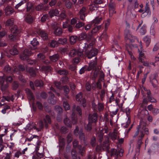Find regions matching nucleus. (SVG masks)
Wrapping results in <instances>:
<instances>
[{"mask_svg":"<svg viewBox=\"0 0 159 159\" xmlns=\"http://www.w3.org/2000/svg\"><path fill=\"white\" fill-rule=\"evenodd\" d=\"M76 107V106L75 105H74L73 106L72 108V114L71 117L72 118V123L74 124H75L77 122L76 119L75 117L74 118V117L75 116V113L74 112L75 111Z\"/></svg>","mask_w":159,"mask_h":159,"instance_id":"obj_19","label":"nucleus"},{"mask_svg":"<svg viewBox=\"0 0 159 159\" xmlns=\"http://www.w3.org/2000/svg\"><path fill=\"white\" fill-rule=\"evenodd\" d=\"M58 42H57L55 40H52L50 43V46L52 48H54L58 46Z\"/></svg>","mask_w":159,"mask_h":159,"instance_id":"obj_55","label":"nucleus"},{"mask_svg":"<svg viewBox=\"0 0 159 159\" xmlns=\"http://www.w3.org/2000/svg\"><path fill=\"white\" fill-rule=\"evenodd\" d=\"M115 5L113 3H110L109 4V10L110 14H113L115 13L116 11H115Z\"/></svg>","mask_w":159,"mask_h":159,"instance_id":"obj_23","label":"nucleus"},{"mask_svg":"<svg viewBox=\"0 0 159 159\" xmlns=\"http://www.w3.org/2000/svg\"><path fill=\"white\" fill-rule=\"evenodd\" d=\"M155 62H152V64L154 66L156 65L159 66V54H158L155 57Z\"/></svg>","mask_w":159,"mask_h":159,"instance_id":"obj_44","label":"nucleus"},{"mask_svg":"<svg viewBox=\"0 0 159 159\" xmlns=\"http://www.w3.org/2000/svg\"><path fill=\"white\" fill-rule=\"evenodd\" d=\"M98 72L99 70H94L93 76L92 77V79L93 80H94L97 77Z\"/></svg>","mask_w":159,"mask_h":159,"instance_id":"obj_63","label":"nucleus"},{"mask_svg":"<svg viewBox=\"0 0 159 159\" xmlns=\"http://www.w3.org/2000/svg\"><path fill=\"white\" fill-rule=\"evenodd\" d=\"M49 58L52 61L55 62L59 59V56L58 54H56L50 56Z\"/></svg>","mask_w":159,"mask_h":159,"instance_id":"obj_28","label":"nucleus"},{"mask_svg":"<svg viewBox=\"0 0 159 159\" xmlns=\"http://www.w3.org/2000/svg\"><path fill=\"white\" fill-rule=\"evenodd\" d=\"M147 97L148 98V101L151 102H156V100L152 96L150 91L149 90L147 93Z\"/></svg>","mask_w":159,"mask_h":159,"instance_id":"obj_18","label":"nucleus"},{"mask_svg":"<svg viewBox=\"0 0 159 159\" xmlns=\"http://www.w3.org/2000/svg\"><path fill=\"white\" fill-rule=\"evenodd\" d=\"M98 7V5L95 3H93L89 5V10L91 11L97 10Z\"/></svg>","mask_w":159,"mask_h":159,"instance_id":"obj_29","label":"nucleus"},{"mask_svg":"<svg viewBox=\"0 0 159 159\" xmlns=\"http://www.w3.org/2000/svg\"><path fill=\"white\" fill-rule=\"evenodd\" d=\"M83 53L82 52L75 49H71L69 53V56L70 57H73L75 56L81 57H83Z\"/></svg>","mask_w":159,"mask_h":159,"instance_id":"obj_5","label":"nucleus"},{"mask_svg":"<svg viewBox=\"0 0 159 159\" xmlns=\"http://www.w3.org/2000/svg\"><path fill=\"white\" fill-rule=\"evenodd\" d=\"M35 125V124L33 123L32 124H29L26 125V128L29 130H30L33 129H36V126Z\"/></svg>","mask_w":159,"mask_h":159,"instance_id":"obj_40","label":"nucleus"},{"mask_svg":"<svg viewBox=\"0 0 159 159\" xmlns=\"http://www.w3.org/2000/svg\"><path fill=\"white\" fill-rule=\"evenodd\" d=\"M37 32L38 33L39 35L40 36L43 40L47 39L48 38V35L45 31L41 29H38Z\"/></svg>","mask_w":159,"mask_h":159,"instance_id":"obj_11","label":"nucleus"},{"mask_svg":"<svg viewBox=\"0 0 159 159\" xmlns=\"http://www.w3.org/2000/svg\"><path fill=\"white\" fill-rule=\"evenodd\" d=\"M72 3L69 0H66L65 2L66 7L68 9L71 8Z\"/></svg>","mask_w":159,"mask_h":159,"instance_id":"obj_49","label":"nucleus"},{"mask_svg":"<svg viewBox=\"0 0 159 159\" xmlns=\"http://www.w3.org/2000/svg\"><path fill=\"white\" fill-rule=\"evenodd\" d=\"M10 52V53L13 55H16L19 53V52L15 47L11 49Z\"/></svg>","mask_w":159,"mask_h":159,"instance_id":"obj_38","label":"nucleus"},{"mask_svg":"<svg viewBox=\"0 0 159 159\" xmlns=\"http://www.w3.org/2000/svg\"><path fill=\"white\" fill-rule=\"evenodd\" d=\"M34 84L35 86L39 87H42L43 85V82L41 80H36L34 82Z\"/></svg>","mask_w":159,"mask_h":159,"instance_id":"obj_36","label":"nucleus"},{"mask_svg":"<svg viewBox=\"0 0 159 159\" xmlns=\"http://www.w3.org/2000/svg\"><path fill=\"white\" fill-rule=\"evenodd\" d=\"M5 14L6 15H9L14 12V10L10 6H7L6 7L5 10Z\"/></svg>","mask_w":159,"mask_h":159,"instance_id":"obj_20","label":"nucleus"},{"mask_svg":"<svg viewBox=\"0 0 159 159\" xmlns=\"http://www.w3.org/2000/svg\"><path fill=\"white\" fill-rule=\"evenodd\" d=\"M86 37L87 34L85 33H83L81 34L78 39L79 40H81L85 39Z\"/></svg>","mask_w":159,"mask_h":159,"instance_id":"obj_57","label":"nucleus"},{"mask_svg":"<svg viewBox=\"0 0 159 159\" xmlns=\"http://www.w3.org/2000/svg\"><path fill=\"white\" fill-rule=\"evenodd\" d=\"M63 105L66 110H67L70 109V105L67 102H64Z\"/></svg>","mask_w":159,"mask_h":159,"instance_id":"obj_59","label":"nucleus"},{"mask_svg":"<svg viewBox=\"0 0 159 159\" xmlns=\"http://www.w3.org/2000/svg\"><path fill=\"white\" fill-rule=\"evenodd\" d=\"M8 37L10 40L12 41H14L17 39L18 37L17 35L15 34H11L8 36Z\"/></svg>","mask_w":159,"mask_h":159,"instance_id":"obj_45","label":"nucleus"},{"mask_svg":"<svg viewBox=\"0 0 159 159\" xmlns=\"http://www.w3.org/2000/svg\"><path fill=\"white\" fill-rule=\"evenodd\" d=\"M32 53L30 50L28 49L24 50L23 53L20 55V58L22 60H27L29 57L32 55Z\"/></svg>","mask_w":159,"mask_h":159,"instance_id":"obj_4","label":"nucleus"},{"mask_svg":"<svg viewBox=\"0 0 159 159\" xmlns=\"http://www.w3.org/2000/svg\"><path fill=\"white\" fill-rule=\"evenodd\" d=\"M67 141L68 143H70L73 140L72 135L70 133H69L67 135L66 137Z\"/></svg>","mask_w":159,"mask_h":159,"instance_id":"obj_53","label":"nucleus"},{"mask_svg":"<svg viewBox=\"0 0 159 159\" xmlns=\"http://www.w3.org/2000/svg\"><path fill=\"white\" fill-rule=\"evenodd\" d=\"M31 43L32 44V45L35 47L37 45H38L39 43L37 41L36 39L35 38H34L33 40L31 42Z\"/></svg>","mask_w":159,"mask_h":159,"instance_id":"obj_64","label":"nucleus"},{"mask_svg":"<svg viewBox=\"0 0 159 159\" xmlns=\"http://www.w3.org/2000/svg\"><path fill=\"white\" fill-rule=\"evenodd\" d=\"M95 61L91 62L89 64V66L88 67V71H90L96 67L97 65V57L95 58Z\"/></svg>","mask_w":159,"mask_h":159,"instance_id":"obj_13","label":"nucleus"},{"mask_svg":"<svg viewBox=\"0 0 159 159\" xmlns=\"http://www.w3.org/2000/svg\"><path fill=\"white\" fill-rule=\"evenodd\" d=\"M25 70V68L24 66L22 65H19L17 67L16 66H15L14 67V69H13V71L14 72H17V70L19 71H23Z\"/></svg>","mask_w":159,"mask_h":159,"instance_id":"obj_15","label":"nucleus"},{"mask_svg":"<svg viewBox=\"0 0 159 159\" xmlns=\"http://www.w3.org/2000/svg\"><path fill=\"white\" fill-rule=\"evenodd\" d=\"M98 114L96 113H94L93 114H90L89 116V120L91 123H96L97 120Z\"/></svg>","mask_w":159,"mask_h":159,"instance_id":"obj_10","label":"nucleus"},{"mask_svg":"<svg viewBox=\"0 0 159 159\" xmlns=\"http://www.w3.org/2000/svg\"><path fill=\"white\" fill-rule=\"evenodd\" d=\"M83 94L81 93L78 94L76 97V100L77 101L81 102L83 99Z\"/></svg>","mask_w":159,"mask_h":159,"instance_id":"obj_47","label":"nucleus"},{"mask_svg":"<svg viewBox=\"0 0 159 159\" xmlns=\"http://www.w3.org/2000/svg\"><path fill=\"white\" fill-rule=\"evenodd\" d=\"M86 10L87 8L84 7H83L80 9L79 12L80 19L83 21H84L85 19L86 15Z\"/></svg>","mask_w":159,"mask_h":159,"instance_id":"obj_8","label":"nucleus"},{"mask_svg":"<svg viewBox=\"0 0 159 159\" xmlns=\"http://www.w3.org/2000/svg\"><path fill=\"white\" fill-rule=\"evenodd\" d=\"M48 102L53 105L55 104L57 102V99L55 98H49Z\"/></svg>","mask_w":159,"mask_h":159,"instance_id":"obj_61","label":"nucleus"},{"mask_svg":"<svg viewBox=\"0 0 159 159\" xmlns=\"http://www.w3.org/2000/svg\"><path fill=\"white\" fill-rule=\"evenodd\" d=\"M65 118L64 120V122L65 124L69 127H71V123L70 120L68 118L66 115H65Z\"/></svg>","mask_w":159,"mask_h":159,"instance_id":"obj_27","label":"nucleus"},{"mask_svg":"<svg viewBox=\"0 0 159 159\" xmlns=\"http://www.w3.org/2000/svg\"><path fill=\"white\" fill-rule=\"evenodd\" d=\"M117 130L115 129L114 131L111 134H109V136L112 140L114 141L117 138Z\"/></svg>","mask_w":159,"mask_h":159,"instance_id":"obj_17","label":"nucleus"},{"mask_svg":"<svg viewBox=\"0 0 159 159\" xmlns=\"http://www.w3.org/2000/svg\"><path fill=\"white\" fill-rule=\"evenodd\" d=\"M105 140L103 142L102 147V149L104 150L108 151L110 149V144L109 143V138L107 136H105L104 137Z\"/></svg>","mask_w":159,"mask_h":159,"instance_id":"obj_7","label":"nucleus"},{"mask_svg":"<svg viewBox=\"0 0 159 159\" xmlns=\"http://www.w3.org/2000/svg\"><path fill=\"white\" fill-rule=\"evenodd\" d=\"M95 44V40H93L92 42L90 43L88 45V44L85 43V45L84 47L83 51L87 54L89 58H91L95 56L98 53L97 49L93 48V46Z\"/></svg>","mask_w":159,"mask_h":159,"instance_id":"obj_1","label":"nucleus"},{"mask_svg":"<svg viewBox=\"0 0 159 159\" xmlns=\"http://www.w3.org/2000/svg\"><path fill=\"white\" fill-rule=\"evenodd\" d=\"M59 11L57 9H53L51 10L49 12L50 16L52 18L54 16H57L59 14Z\"/></svg>","mask_w":159,"mask_h":159,"instance_id":"obj_16","label":"nucleus"},{"mask_svg":"<svg viewBox=\"0 0 159 159\" xmlns=\"http://www.w3.org/2000/svg\"><path fill=\"white\" fill-rule=\"evenodd\" d=\"M77 37L75 36H71L70 38V41L71 44H74L76 41Z\"/></svg>","mask_w":159,"mask_h":159,"instance_id":"obj_46","label":"nucleus"},{"mask_svg":"<svg viewBox=\"0 0 159 159\" xmlns=\"http://www.w3.org/2000/svg\"><path fill=\"white\" fill-rule=\"evenodd\" d=\"M84 25V23L81 21H78L77 23L74 26V28L77 29H79L80 27H82Z\"/></svg>","mask_w":159,"mask_h":159,"instance_id":"obj_50","label":"nucleus"},{"mask_svg":"<svg viewBox=\"0 0 159 159\" xmlns=\"http://www.w3.org/2000/svg\"><path fill=\"white\" fill-rule=\"evenodd\" d=\"M37 126L39 127V128H37L36 127V129L38 131H40L43 127V124L42 121H40Z\"/></svg>","mask_w":159,"mask_h":159,"instance_id":"obj_41","label":"nucleus"},{"mask_svg":"<svg viewBox=\"0 0 159 159\" xmlns=\"http://www.w3.org/2000/svg\"><path fill=\"white\" fill-rule=\"evenodd\" d=\"M63 31L60 28H57L55 30L54 34L56 36H59L62 33Z\"/></svg>","mask_w":159,"mask_h":159,"instance_id":"obj_33","label":"nucleus"},{"mask_svg":"<svg viewBox=\"0 0 159 159\" xmlns=\"http://www.w3.org/2000/svg\"><path fill=\"white\" fill-rule=\"evenodd\" d=\"M67 39L66 38L60 39L58 41V43L62 44H66L67 43Z\"/></svg>","mask_w":159,"mask_h":159,"instance_id":"obj_51","label":"nucleus"},{"mask_svg":"<svg viewBox=\"0 0 159 159\" xmlns=\"http://www.w3.org/2000/svg\"><path fill=\"white\" fill-rule=\"evenodd\" d=\"M11 32L12 34H16L18 35L20 33V31L19 30L17 26L16 25H14L12 28L11 29Z\"/></svg>","mask_w":159,"mask_h":159,"instance_id":"obj_22","label":"nucleus"},{"mask_svg":"<svg viewBox=\"0 0 159 159\" xmlns=\"http://www.w3.org/2000/svg\"><path fill=\"white\" fill-rule=\"evenodd\" d=\"M11 67L8 65H7L4 68V71L5 72L7 73H10L11 72Z\"/></svg>","mask_w":159,"mask_h":159,"instance_id":"obj_58","label":"nucleus"},{"mask_svg":"<svg viewBox=\"0 0 159 159\" xmlns=\"http://www.w3.org/2000/svg\"><path fill=\"white\" fill-rule=\"evenodd\" d=\"M90 143L92 147H95L97 145V140L96 137L93 136L91 139Z\"/></svg>","mask_w":159,"mask_h":159,"instance_id":"obj_31","label":"nucleus"},{"mask_svg":"<svg viewBox=\"0 0 159 159\" xmlns=\"http://www.w3.org/2000/svg\"><path fill=\"white\" fill-rule=\"evenodd\" d=\"M144 136L143 131H140V135L138 136L136 139V146L137 148L139 149L141 145L143 143L142 140Z\"/></svg>","mask_w":159,"mask_h":159,"instance_id":"obj_3","label":"nucleus"},{"mask_svg":"<svg viewBox=\"0 0 159 159\" xmlns=\"http://www.w3.org/2000/svg\"><path fill=\"white\" fill-rule=\"evenodd\" d=\"M13 80L12 77L11 76H7L5 78V81L6 82L11 83Z\"/></svg>","mask_w":159,"mask_h":159,"instance_id":"obj_62","label":"nucleus"},{"mask_svg":"<svg viewBox=\"0 0 159 159\" xmlns=\"http://www.w3.org/2000/svg\"><path fill=\"white\" fill-rule=\"evenodd\" d=\"M156 77V75L154 74L151 75L150 77V82L154 88L157 87V82Z\"/></svg>","mask_w":159,"mask_h":159,"instance_id":"obj_9","label":"nucleus"},{"mask_svg":"<svg viewBox=\"0 0 159 159\" xmlns=\"http://www.w3.org/2000/svg\"><path fill=\"white\" fill-rule=\"evenodd\" d=\"M48 14H46L43 15L41 19V21L42 22H45L46 20L48 18Z\"/></svg>","mask_w":159,"mask_h":159,"instance_id":"obj_60","label":"nucleus"},{"mask_svg":"<svg viewBox=\"0 0 159 159\" xmlns=\"http://www.w3.org/2000/svg\"><path fill=\"white\" fill-rule=\"evenodd\" d=\"M25 93L28 99L30 100H33L34 99V96L31 91L29 89L27 88L25 89Z\"/></svg>","mask_w":159,"mask_h":159,"instance_id":"obj_12","label":"nucleus"},{"mask_svg":"<svg viewBox=\"0 0 159 159\" xmlns=\"http://www.w3.org/2000/svg\"><path fill=\"white\" fill-rule=\"evenodd\" d=\"M145 11L142 14V16H147L150 11V9L148 7V5L147 3H146V5L145 7Z\"/></svg>","mask_w":159,"mask_h":159,"instance_id":"obj_37","label":"nucleus"},{"mask_svg":"<svg viewBox=\"0 0 159 159\" xmlns=\"http://www.w3.org/2000/svg\"><path fill=\"white\" fill-rule=\"evenodd\" d=\"M39 69L42 71L46 73L50 71L52 68L50 66H43L41 67H39Z\"/></svg>","mask_w":159,"mask_h":159,"instance_id":"obj_21","label":"nucleus"},{"mask_svg":"<svg viewBox=\"0 0 159 159\" xmlns=\"http://www.w3.org/2000/svg\"><path fill=\"white\" fill-rule=\"evenodd\" d=\"M92 88L93 90L95 89V86H97L99 89H100L102 88V85L99 81L96 83L95 82L93 83L92 84Z\"/></svg>","mask_w":159,"mask_h":159,"instance_id":"obj_32","label":"nucleus"},{"mask_svg":"<svg viewBox=\"0 0 159 159\" xmlns=\"http://www.w3.org/2000/svg\"><path fill=\"white\" fill-rule=\"evenodd\" d=\"M85 129L88 131H90L92 129V125L91 122H89L88 124L85 125Z\"/></svg>","mask_w":159,"mask_h":159,"instance_id":"obj_56","label":"nucleus"},{"mask_svg":"<svg viewBox=\"0 0 159 159\" xmlns=\"http://www.w3.org/2000/svg\"><path fill=\"white\" fill-rule=\"evenodd\" d=\"M44 121L45 123V127L46 128L48 127V123L50 124L51 123V120L49 116L48 115L46 116L45 118L44 119Z\"/></svg>","mask_w":159,"mask_h":159,"instance_id":"obj_30","label":"nucleus"},{"mask_svg":"<svg viewBox=\"0 0 159 159\" xmlns=\"http://www.w3.org/2000/svg\"><path fill=\"white\" fill-rule=\"evenodd\" d=\"M25 21L29 24H31L33 22V19L31 16V13H27L25 17Z\"/></svg>","mask_w":159,"mask_h":159,"instance_id":"obj_14","label":"nucleus"},{"mask_svg":"<svg viewBox=\"0 0 159 159\" xmlns=\"http://www.w3.org/2000/svg\"><path fill=\"white\" fill-rule=\"evenodd\" d=\"M27 11H29L33 7V4L30 2H28L27 4Z\"/></svg>","mask_w":159,"mask_h":159,"instance_id":"obj_52","label":"nucleus"},{"mask_svg":"<svg viewBox=\"0 0 159 159\" xmlns=\"http://www.w3.org/2000/svg\"><path fill=\"white\" fill-rule=\"evenodd\" d=\"M26 71L29 72L32 76H34L35 75V72L34 69L32 68H27Z\"/></svg>","mask_w":159,"mask_h":159,"instance_id":"obj_35","label":"nucleus"},{"mask_svg":"<svg viewBox=\"0 0 159 159\" xmlns=\"http://www.w3.org/2000/svg\"><path fill=\"white\" fill-rule=\"evenodd\" d=\"M0 84L1 85V89L2 91L6 90L9 87L8 83L5 82L4 76H0Z\"/></svg>","mask_w":159,"mask_h":159,"instance_id":"obj_6","label":"nucleus"},{"mask_svg":"<svg viewBox=\"0 0 159 159\" xmlns=\"http://www.w3.org/2000/svg\"><path fill=\"white\" fill-rule=\"evenodd\" d=\"M97 107L98 111L99 112L102 111L104 109L103 105L102 103H98Z\"/></svg>","mask_w":159,"mask_h":159,"instance_id":"obj_54","label":"nucleus"},{"mask_svg":"<svg viewBox=\"0 0 159 159\" xmlns=\"http://www.w3.org/2000/svg\"><path fill=\"white\" fill-rule=\"evenodd\" d=\"M85 39L88 42L91 41L92 42L93 40H95V39L93 38V34L90 33H89L88 35H87V37Z\"/></svg>","mask_w":159,"mask_h":159,"instance_id":"obj_42","label":"nucleus"},{"mask_svg":"<svg viewBox=\"0 0 159 159\" xmlns=\"http://www.w3.org/2000/svg\"><path fill=\"white\" fill-rule=\"evenodd\" d=\"M98 140L99 142L101 143L103 140L104 133L101 130L98 132L97 134Z\"/></svg>","mask_w":159,"mask_h":159,"instance_id":"obj_25","label":"nucleus"},{"mask_svg":"<svg viewBox=\"0 0 159 159\" xmlns=\"http://www.w3.org/2000/svg\"><path fill=\"white\" fill-rule=\"evenodd\" d=\"M102 19V17L101 16H98L92 21L91 23L92 24H94V25L98 24L101 21Z\"/></svg>","mask_w":159,"mask_h":159,"instance_id":"obj_26","label":"nucleus"},{"mask_svg":"<svg viewBox=\"0 0 159 159\" xmlns=\"http://www.w3.org/2000/svg\"><path fill=\"white\" fill-rule=\"evenodd\" d=\"M143 40L146 46L148 47L151 41V38L149 37L146 36L144 38Z\"/></svg>","mask_w":159,"mask_h":159,"instance_id":"obj_39","label":"nucleus"},{"mask_svg":"<svg viewBox=\"0 0 159 159\" xmlns=\"http://www.w3.org/2000/svg\"><path fill=\"white\" fill-rule=\"evenodd\" d=\"M19 85V82L17 81H14L12 84V88L13 90H16Z\"/></svg>","mask_w":159,"mask_h":159,"instance_id":"obj_43","label":"nucleus"},{"mask_svg":"<svg viewBox=\"0 0 159 159\" xmlns=\"http://www.w3.org/2000/svg\"><path fill=\"white\" fill-rule=\"evenodd\" d=\"M57 73L61 75H67L69 73L68 71L65 69H60L57 71Z\"/></svg>","mask_w":159,"mask_h":159,"instance_id":"obj_24","label":"nucleus"},{"mask_svg":"<svg viewBox=\"0 0 159 159\" xmlns=\"http://www.w3.org/2000/svg\"><path fill=\"white\" fill-rule=\"evenodd\" d=\"M63 90L65 94V96L67 98H69V96L68 94L69 93L70 91L69 88L68 86L67 85H65L63 86Z\"/></svg>","mask_w":159,"mask_h":159,"instance_id":"obj_34","label":"nucleus"},{"mask_svg":"<svg viewBox=\"0 0 159 159\" xmlns=\"http://www.w3.org/2000/svg\"><path fill=\"white\" fill-rule=\"evenodd\" d=\"M124 152V150L122 148L120 149L117 150L114 148H112L110 150V154L111 156L117 157L119 155L120 157H122L123 155V153Z\"/></svg>","mask_w":159,"mask_h":159,"instance_id":"obj_2","label":"nucleus"},{"mask_svg":"<svg viewBox=\"0 0 159 159\" xmlns=\"http://www.w3.org/2000/svg\"><path fill=\"white\" fill-rule=\"evenodd\" d=\"M54 110L58 112V114L61 113L63 112V109L60 107L56 106L54 107Z\"/></svg>","mask_w":159,"mask_h":159,"instance_id":"obj_48","label":"nucleus"}]
</instances>
